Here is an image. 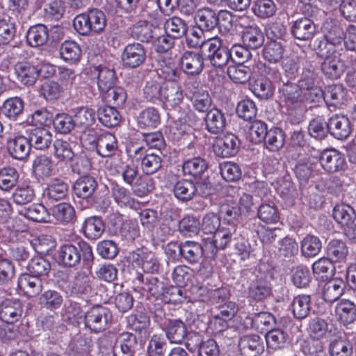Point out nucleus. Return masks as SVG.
<instances>
[{
    "label": "nucleus",
    "instance_id": "0e129e2a",
    "mask_svg": "<svg viewBox=\"0 0 356 356\" xmlns=\"http://www.w3.org/2000/svg\"><path fill=\"white\" fill-rule=\"evenodd\" d=\"M165 33L174 38H179L186 33L187 26L185 22L178 17L168 19L164 24Z\"/></svg>",
    "mask_w": 356,
    "mask_h": 356
},
{
    "label": "nucleus",
    "instance_id": "aec40b11",
    "mask_svg": "<svg viewBox=\"0 0 356 356\" xmlns=\"http://www.w3.org/2000/svg\"><path fill=\"white\" fill-rule=\"evenodd\" d=\"M291 34L297 40L308 41L312 40L316 33V26L308 17H301L292 24Z\"/></svg>",
    "mask_w": 356,
    "mask_h": 356
},
{
    "label": "nucleus",
    "instance_id": "f8f14e48",
    "mask_svg": "<svg viewBox=\"0 0 356 356\" xmlns=\"http://www.w3.org/2000/svg\"><path fill=\"white\" fill-rule=\"evenodd\" d=\"M251 21L248 16H243L240 18L239 23L245 29L243 31L242 40L244 45L249 49H256L259 48L264 42V36L257 25H248L245 26V23Z\"/></svg>",
    "mask_w": 356,
    "mask_h": 356
},
{
    "label": "nucleus",
    "instance_id": "7c9ffc66",
    "mask_svg": "<svg viewBox=\"0 0 356 356\" xmlns=\"http://www.w3.org/2000/svg\"><path fill=\"white\" fill-rule=\"evenodd\" d=\"M97 188L95 179L89 175L81 176L74 184V194L80 198H88L92 195Z\"/></svg>",
    "mask_w": 356,
    "mask_h": 356
},
{
    "label": "nucleus",
    "instance_id": "6e6552de",
    "mask_svg": "<svg viewBox=\"0 0 356 356\" xmlns=\"http://www.w3.org/2000/svg\"><path fill=\"white\" fill-rule=\"evenodd\" d=\"M202 54L216 67H222L230 60L229 50L222 47L218 38L208 39L202 46Z\"/></svg>",
    "mask_w": 356,
    "mask_h": 356
},
{
    "label": "nucleus",
    "instance_id": "6ab92c4d",
    "mask_svg": "<svg viewBox=\"0 0 356 356\" xmlns=\"http://www.w3.org/2000/svg\"><path fill=\"white\" fill-rule=\"evenodd\" d=\"M330 134L338 140L346 139L352 131L350 122L343 115H333L329 119Z\"/></svg>",
    "mask_w": 356,
    "mask_h": 356
},
{
    "label": "nucleus",
    "instance_id": "2f4dec72",
    "mask_svg": "<svg viewBox=\"0 0 356 356\" xmlns=\"http://www.w3.org/2000/svg\"><path fill=\"white\" fill-rule=\"evenodd\" d=\"M137 346V340L134 334L130 332L122 333L118 339L115 348V356H133Z\"/></svg>",
    "mask_w": 356,
    "mask_h": 356
},
{
    "label": "nucleus",
    "instance_id": "bf43d9fd",
    "mask_svg": "<svg viewBox=\"0 0 356 356\" xmlns=\"http://www.w3.org/2000/svg\"><path fill=\"white\" fill-rule=\"evenodd\" d=\"M51 212L55 220L60 223L72 222L76 218L75 210L70 203H60L52 208Z\"/></svg>",
    "mask_w": 356,
    "mask_h": 356
},
{
    "label": "nucleus",
    "instance_id": "412c9836",
    "mask_svg": "<svg viewBox=\"0 0 356 356\" xmlns=\"http://www.w3.org/2000/svg\"><path fill=\"white\" fill-rule=\"evenodd\" d=\"M203 54L195 51H186L181 57L183 71L188 74L196 75L202 72L204 66Z\"/></svg>",
    "mask_w": 356,
    "mask_h": 356
},
{
    "label": "nucleus",
    "instance_id": "2eb2a0df",
    "mask_svg": "<svg viewBox=\"0 0 356 356\" xmlns=\"http://www.w3.org/2000/svg\"><path fill=\"white\" fill-rule=\"evenodd\" d=\"M319 161L323 170L330 173L343 170L346 163L343 155L335 149L323 151Z\"/></svg>",
    "mask_w": 356,
    "mask_h": 356
},
{
    "label": "nucleus",
    "instance_id": "bb28decb",
    "mask_svg": "<svg viewBox=\"0 0 356 356\" xmlns=\"http://www.w3.org/2000/svg\"><path fill=\"white\" fill-rule=\"evenodd\" d=\"M17 79L22 84L31 86L37 80L39 69L29 62H19L15 66Z\"/></svg>",
    "mask_w": 356,
    "mask_h": 356
},
{
    "label": "nucleus",
    "instance_id": "b1692460",
    "mask_svg": "<svg viewBox=\"0 0 356 356\" xmlns=\"http://www.w3.org/2000/svg\"><path fill=\"white\" fill-rule=\"evenodd\" d=\"M132 261L147 273H154L159 269V263L152 252L138 250L131 254Z\"/></svg>",
    "mask_w": 356,
    "mask_h": 356
},
{
    "label": "nucleus",
    "instance_id": "de8ad7c7",
    "mask_svg": "<svg viewBox=\"0 0 356 356\" xmlns=\"http://www.w3.org/2000/svg\"><path fill=\"white\" fill-rule=\"evenodd\" d=\"M48 38V29L43 24H37L31 26L26 33L27 42L33 47L43 45L47 41Z\"/></svg>",
    "mask_w": 356,
    "mask_h": 356
},
{
    "label": "nucleus",
    "instance_id": "680f3d73",
    "mask_svg": "<svg viewBox=\"0 0 356 356\" xmlns=\"http://www.w3.org/2000/svg\"><path fill=\"white\" fill-rule=\"evenodd\" d=\"M333 218L341 225H349L355 218V213L352 207L346 204H340L333 209Z\"/></svg>",
    "mask_w": 356,
    "mask_h": 356
},
{
    "label": "nucleus",
    "instance_id": "a18cd8bd",
    "mask_svg": "<svg viewBox=\"0 0 356 356\" xmlns=\"http://www.w3.org/2000/svg\"><path fill=\"white\" fill-rule=\"evenodd\" d=\"M345 284L341 279H333L323 286L322 290L323 298L328 302H333L338 300L343 294Z\"/></svg>",
    "mask_w": 356,
    "mask_h": 356
},
{
    "label": "nucleus",
    "instance_id": "58836bf2",
    "mask_svg": "<svg viewBox=\"0 0 356 356\" xmlns=\"http://www.w3.org/2000/svg\"><path fill=\"white\" fill-rule=\"evenodd\" d=\"M136 282L140 284L142 290L149 293V294L156 299H161L163 292V284L159 281L156 277L149 276L144 280V276L138 275L136 278Z\"/></svg>",
    "mask_w": 356,
    "mask_h": 356
},
{
    "label": "nucleus",
    "instance_id": "ddd939ff",
    "mask_svg": "<svg viewBox=\"0 0 356 356\" xmlns=\"http://www.w3.org/2000/svg\"><path fill=\"white\" fill-rule=\"evenodd\" d=\"M146 59L144 46L138 42L128 44L122 54V60L124 66L136 68L141 65Z\"/></svg>",
    "mask_w": 356,
    "mask_h": 356
},
{
    "label": "nucleus",
    "instance_id": "c9c22d12",
    "mask_svg": "<svg viewBox=\"0 0 356 356\" xmlns=\"http://www.w3.org/2000/svg\"><path fill=\"white\" fill-rule=\"evenodd\" d=\"M29 140L31 147L43 150L49 147L52 141V135L47 129L35 127L30 129Z\"/></svg>",
    "mask_w": 356,
    "mask_h": 356
},
{
    "label": "nucleus",
    "instance_id": "5701e85b",
    "mask_svg": "<svg viewBox=\"0 0 356 356\" xmlns=\"http://www.w3.org/2000/svg\"><path fill=\"white\" fill-rule=\"evenodd\" d=\"M7 147L10 154L18 160L25 159L31 150L29 138L22 135H14L10 138L7 142Z\"/></svg>",
    "mask_w": 356,
    "mask_h": 356
},
{
    "label": "nucleus",
    "instance_id": "cd10ccee",
    "mask_svg": "<svg viewBox=\"0 0 356 356\" xmlns=\"http://www.w3.org/2000/svg\"><path fill=\"white\" fill-rule=\"evenodd\" d=\"M204 254L206 256L203 238L202 239V244L191 241L182 243L181 255L187 262L190 264L197 263Z\"/></svg>",
    "mask_w": 356,
    "mask_h": 356
},
{
    "label": "nucleus",
    "instance_id": "3c124183",
    "mask_svg": "<svg viewBox=\"0 0 356 356\" xmlns=\"http://www.w3.org/2000/svg\"><path fill=\"white\" fill-rule=\"evenodd\" d=\"M207 161L199 156L188 159L182 164V171L184 175L194 177H200L207 169Z\"/></svg>",
    "mask_w": 356,
    "mask_h": 356
},
{
    "label": "nucleus",
    "instance_id": "0eeeda50",
    "mask_svg": "<svg viewBox=\"0 0 356 356\" xmlns=\"http://www.w3.org/2000/svg\"><path fill=\"white\" fill-rule=\"evenodd\" d=\"M235 232L232 226H221L212 236H203L206 257L215 259L218 250H224L229 245Z\"/></svg>",
    "mask_w": 356,
    "mask_h": 356
},
{
    "label": "nucleus",
    "instance_id": "4c0bfd02",
    "mask_svg": "<svg viewBox=\"0 0 356 356\" xmlns=\"http://www.w3.org/2000/svg\"><path fill=\"white\" fill-rule=\"evenodd\" d=\"M61 58L69 64H74L80 60L82 50L80 45L73 40H65L60 47Z\"/></svg>",
    "mask_w": 356,
    "mask_h": 356
},
{
    "label": "nucleus",
    "instance_id": "79ce46f5",
    "mask_svg": "<svg viewBox=\"0 0 356 356\" xmlns=\"http://www.w3.org/2000/svg\"><path fill=\"white\" fill-rule=\"evenodd\" d=\"M71 296H79L89 293L91 290L90 277L83 272H78L73 281L67 286Z\"/></svg>",
    "mask_w": 356,
    "mask_h": 356
},
{
    "label": "nucleus",
    "instance_id": "f03ea898",
    "mask_svg": "<svg viewBox=\"0 0 356 356\" xmlns=\"http://www.w3.org/2000/svg\"><path fill=\"white\" fill-rule=\"evenodd\" d=\"M280 99L286 106L289 115H292L293 113L297 115V120L302 118L305 107L302 103L308 102L307 95L300 88L298 84L289 81H283L279 88Z\"/></svg>",
    "mask_w": 356,
    "mask_h": 356
},
{
    "label": "nucleus",
    "instance_id": "c85d7f7f",
    "mask_svg": "<svg viewBox=\"0 0 356 356\" xmlns=\"http://www.w3.org/2000/svg\"><path fill=\"white\" fill-rule=\"evenodd\" d=\"M33 172L37 179L49 178L54 172V163L51 157L39 155L33 161Z\"/></svg>",
    "mask_w": 356,
    "mask_h": 356
},
{
    "label": "nucleus",
    "instance_id": "6e6d98bb",
    "mask_svg": "<svg viewBox=\"0 0 356 356\" xmlns=\"http://www.w3.org/2000/svg\"><path fill=\"white\" fill-rule=\"evenodd\" d=\"M98 119L106 127L118 125L121 121L120 113L113 106H102L98 109Z\"/></svg>",
    "mask_w": 356,
    "mask_h": 356
},
{
    "label": "nucleus",
    "instance_id": "8fccbe9b",
    "mask_svg": "<svg viewBox=\"0 0 356 356\" xmlns=\"http://www.w3.org/2000/svg\"><path fill=\"white\" fill-rule=\"evenodd\" d=\"M284 52V49L281 42L270 40L264 45L262 55L268 63H277L283 58Z\"/></svg>",
    "mask_w": 356,
    "mask_h": 356
},
{
    "label": "nucleus",
    "instance_id": "dca6fc26",
    "mask_svg": "<svg viewBox=\"0 0 356 356\" xmlns=\"http://www.w3.org/2000/svg\"><path fill=\"white\" fill-rule=\"evenodd\" d=\"M187 92L192 94L191 101L193 108L200 113L208 111L211 106V98L209 92L198 88L197 82H188L186 85Z\"/></svg>",
    "mask_w": 356,
    "mask_h": 356
},
{
    "label": "nucleus",
    "instance_id": "4468645a",
    "mask_svg": "<svg viewBox=\"0 0 356 356\" xmlns=\"http://www.w3.org/2000/svg\"><path fill=\"white\" fill-rule=\"evenodd\" d=\"M240 142L236 136L228 133L218 138L213 144V152L218 156L229 157L238 152Z\"/></svg>",
    "mask_w": 356,
    "mask_h": 356
},
{
    "label": "nucleus",
    "instance_id": "393cba45",
    "mask_svg": "<svg viewBox=\"0 0 356 356\" xmlns=\"http://www.w3.org/2000/svg\"><path fill=\"white\" fill-rule=\"evenodd\" d=\"M334 53H328L324 55V61L322 63L323 73L330 79H336L341 76L344 71V65L339 56L333 55Z\"/></svg>",
    "mask_w": 356,
    "mask_h": 356
},
{
    "label": "nucleus",
    "instance_id": "338daca9",
    "mask_svg": "<svg viewBox=\"0 0 356 356\" xmlns=\"http://www.w3.org/2000/svg\"><path fill=\"white\" fill-rule=\"evenodd\" d=\"M275 88L268 78L259 77L252 86L253 93L260 99H268L273 95Z\"/></svg>",
    "mask_w": 356,
    "mask_h": 356
},
{
    "label": "nucleus",
    "instance_id": "09e8293b",
    "mask_svg": "<svg viewBox=\"0 0 356 356\" xmlns=\"http://www.w3.org/2000/svg\"><path fill=\"white\" fill-rule=\"evenodd\" d=\"M63 298L56 290H47L43 292L38 298V303L41 307L49 311L58 309L63 305Z\"/></svg>",
    "mask_w": 356,
    "mask_h": 356
},
{
    "label": "nucleus",
    "instance_id": "c756f323",
    "mask_svg": "<svg viewBox=\"0 0 356 356\" xmlns=\"http://www.w3.org/2000/svg\"><path fill=\"white\" fill-rule=\"evenodd\" d=\"M97 152L102 157L111 156L118 149V140L115 136L108 132L100 134L96 141Z\"/></svg>",
    "mask_w": 356,
    "mask_h": 356
},
{
    "label": "nucleus",
    "instance_id": "1a4fd4ad",
    "mask_svg": "<svg viewBox=\"0 0 356 356\" xmlns=\"http://www.w3.org/2000/svg\"><path fill=\"white\" fill-rule=\"evenodd\" d=\"M111 319L110 310L100 305L91 307L84 314L85 326L94 332L105 330Z\"/></svg>",
    "mask_w": 356,
    "mask_h": 356
},
{
    "label": "nucleus",
    "instance_id": "e433bc0d",
    "mask_svg": "<svg viewBox=\"0 0 356 356\" xmlns=\"http://www.w3.org/2000/svg\"><path fill=\"white\" fill-rule=\"evenodd\" d=\"M247 307L248 305H244L239 308L234 302L229 301L219 307V313L216 316L224 321L234 318L235 321H238L241 325V323L244 320V314H240V312H247Z\"/></svg>",
    "mask_w": 356,
    "mask_h": 356
},
{
    "label": "nucleus",
    "instance_id": "ea45409f",
    "mask_svg": "<svg viewBox=\"0 0 356 356\" xmlns=\"http://www.w3.org/2000/svg\"><path fill=\"white\" fill-rule=\"evenodd\" d=\"M97 72V86L102 92H108L114 87L116 81L115 72L113 69L104 66H98L96 68Z\"/></svg>",
    "mask_w": 356,
    "mask_h": 356
},
{
    "label": "nucleus",
    "instance_id": "864d4df0",
    "mask_svg": "<svg viewBox=\"0 0 356 356\" xmlns=\"http://www.w3.org/2000/svg\"><path fill=\"white\" fill-rule=\"evenodd\" d=\"M18 286L29 296H35L38 294L42 288L41 280L29 274H23L19 277Z\"/></svg>",
    "mask_w": 356,
    "mask_h": 356
},
{
    "label": "nucleus",
    "instance_id": "423d86ee",
    "mask_svg": "<svg viewBox=\"0 0 356 356\" xmlns=\"http://www.w3.org/2000/svg\"><path fill=\"white\" fill-rule=\"evenodd\" d=\"M74 27L81 35H86L93 31H102L106 24L104 13L99 9L90 10L87 13L78 15L74 19Z\"/></svg>",
    "mask_w": 356,
    "mask_h": 356
},
{
    "label": "nucleus",
    "instance_id": "4be33fe9",
    "mask_svg": "<svg viewBox=\"0 0 356 356\" xmlns=\"http://www.w3.org/2000/svg\"><path fill=\"white\" fill-rule=\"evenodd\" d=\"M253 306L248 305L247 312L241 311L240 314H244V320L241 323V327L247 329L255 325L257 328L260 326H268L273 321V316L268 312H260L259 314H252Z\"/></svg>",
    "mask_w": 356,
    "mask_h": 356
},
{
    "label": "nucleus",
    "instance_id": "7ed1b4c3",
    "mask_svg": "<svg viewBox=\"0 0 356 356\" xmlns=\"http://www.w3.org/2000/svg\"><path fill=\"white\" fill-rule=\"evenodd\" d=\"M81 256L86 261L93 259L92 248L87 243L77 245L66 243L62 245L57 251L58 263L65 267H74L80 263Z\"/></svg>",
    "mask_w": 356,
    "mask_h": 356
},
{
    "label": "nucleus",
    "instance_id": "4d7b16f0",
    "mask_svg": "<svg viewBox=\"0 0 356 356\" xmlns=\"http://www.w3.org/2000/svg\"><path fill=\"white\" fill-rule=\"evenodd\" d=\"M307 332L314 341H320L325 338L328 333L327 321L319 317H314L309 321Z\"/></svg>",
    "mask_w": 356,
    "mask_h": 356
},
{
    "label": "nucleus",
    "instance_id": "a19ab883",
    "mask_svg": "<svg viewBox=\"0 0 356 356\" xmlns=\"http://www.w3.org/2000/svg\"><path fill=\"white\" fill-rule=\"evenodd\" d=\"M160 122L159 111L154 107L143 109L137 117L138 126L141 129H154Z\"/></svg>",
    "mask_w": 356,
    "mask_h": 356
},
{
    "label": "nucleus",
    "instance_id": "72a5a7b5",
    "mask_svg": "<svg viewBox=\"0 0 356 356\" xmlns=\"http://www.w3.org/2000/svg\"><path fill=\"white\" fill-rule=\"evenodd\" d=\"M68 191L67 183L59 179H53L44 191V199H47L49 203L59 201L63 199Z\"/></svg>",
    "mask_w": 356,
    "mask_h": 356
},
{
    "label": "nucleus",
    "instance_id": "39448f33",
    "mask_svg": "<svg viewBox=\"0 0 356 356\" xmlns=\"http://www.w3.org/2000/svg\"><path fill=\"white\" fill-rule=\"evenodd\" d=\"M168 75L164 77L166 81L164 82L163 95L161 100L165 107L167 108L170 107L173 109H186V112H189L188 107L183 108L181 104L184 99V94L181 86L177 82V76L176 71L173 69H168Z\"/></svg>",
    "mask_w": 356,
    "mask_h": 356
},
{
    "label": "nucleus",
    "instance_id": "774afa93",
    "mask_svg": "<svg viewBox=\"0 0 356 356\" xmlns=\"http://www.w3.org/2000/svg\"><path fill=\"white\" fill-rule=\"evenodd\" d=\"M330 353L331 356H351L353 345L346 337H339L330 342Z\"/></svg>",
    "mask_w": 356,
    "mask_h": 356
},
{
    "label": "nucleus",
    "instance_id": "f704fd0d",
    "mask_svg": "<svg viewBox=\"0 0 356 356\" xmlns=\"http://www.w3.org/2000/svg\"><path fill=\"white\" fill-rule=\"evenodd\" d=\"M335 313L341 323H352L356 318V305L349 300L342 299L337 304Z\"/></svg>",
    "mask_w": 356,
    "mask_h": 356
},
{
    "label": "nucleus",
    "instance_id": "f3484780",
    "mask_svg": "<svg viewBox=\"0 0 356 356\" xmlns=\"http://www.w3.org/2000/svg\"><path fill=\"white\" fill-rule=\"evenodd\" d=\"M23 307L20 301L6 299L0 306V319L8 324L17 322L22 316Z\"/></svg>",
    "mask_w": 356,
    "mask_h": 356
},
{
    "label": "nucleus",
    "instance_id": "c03bdc74",
    "mask_svg": "<svg viewBox=\"0 0 356 356\" xmlns=\"http://www.w3.org/2000/svg\"><path fill=\"white\" fill-rule=\"evenodd\" d=\"M196 192L195 184L185 179L177 181L173 188L175 197L182 202L191 200L196 194Z\"/></svg>",
    "mask_w": 356,
    "mask_h": 356
},
{
    "label": "nucleus",
    "instance_id": "f257e3e1",
    "mask_svg": "<svg viewBox=\"0 0 356 356\" xmlns=\"http://www.w3.org/2000/svg\"><path fill=\"white\" fill-rule=\"evenodd\" d=\"M325 35L316 40V49L321 56L343 50L344 26L338 21H326L323 26Z\"/></svg>",
    "mask_w": 356,
    "mask_h": 356
},
{
    "label": "nucleus",
    "instance_id": "052dcab7",
    "mask_svg": "<svg viewBox=\"0 0 356 356\" xmlns=\"http://www.w3.org/2000/svg\"><path fill=\"white\" fill-rule=\"evenodd\" d=\"M321 248V241L316 236L307 235L301 241V252L307 258L316 256L320 252Z\"/></svg>",
    "mask_w": 356,
    "mask_h": 356
},
{
    "label": "nucleus",
    "instance_id": "603ef678",
    "mask_svg": "<svg viewBox=\"0 0 356 356\" xmlns=\"http://www.w3.org/2000/svg\"><path fill=\"white\" fill-rule=\"evenodd\" d=\"M96 112L94 109L82 106L75 109L74 115V125L87 129L95 122Z\"/></svg>",
    "mask_w": 356,
    "mask_h": 356
},
{
    "label": "nucleus",
    "instance_id": "9b49d317",
    "mask_svg": "<svg viewBox=\"0 0 356 356\" xmlns=\"http://www.w3.org/2000/svg\"><path fill=\"white\" fill-rule=\"evenodd\" d=\"M254 207L253 198L250 194L243 193L240 195L237 203L232 206L222 207L221 213L228 222L237 219L241 216H247L252 211Z\"/></svg>",
    "mask_w": 356,
    "mask_h": 356
},
{
    "label": "nucleus",
    "instance_id": "37998d69",
    "mask_svg": "<svg viewBox=\"0 0 356 356\" xmlns=\"http://www.w3.org/2000/svg\"><path fill=\"white\" fill-rule=\"evenodd\" d=\"M322 99L327 106H337L346 102V91L341 85L328 86L323 91Z\"/></svg>",
    "mask_w": 356,
    "mask_h": 356
},
{
    "label": "nucleus",
    "instance_id": "e2e57ef3",
    "mask_svg": "<svg viewBox=\"0 0 356 356\" xmlns=\"http://www.w3.org/2000/svg\"><path fill=\"white\" fill-rule=\"evenodd\" d=\"M348 253V249L345 243L341 240H331L327 246V254L331 261H343Z\"/></svg>",
    "mask_w": 356,
    "mask_h": 356
},
{
    "label": "nucleus",
    "instance_id": "a878e982",
    "mask_svg": "<svg viewBox=\"0 0 356 356\" xmlns=\"http://www.w3.org/2000/svg\"><path fill=\"white\" fill-rule=\"evenodd\" d=\"M206 129L211 134L222 133L226 126L225 114L218 108L209 111L204 118Z\"/></svg>",
    "mask_w": 356,
    "mask_h": 356
},
{
    "label": "nucleus",
    "instance_id": "5fc2aeb1",
    "mask_svg": "<svg viewBox=\"0 0 356 356\" xmlns=\"http://www.w3.org/2000/svg\"><path fill=\"white\" fill-rule=\"evenodd\" d=\"M83 230L86 238L90 240H96L103 234L104 224L99 218L92 216L86 219Z\"/></svg>",
    "mask_w": 356,
    "mask_h": 356
},
{
    "label": "nucleus",
    "instance_id": "49530a36",
    "mask_svg": "<svg viewBox=\"0 0 356 356\" xmlns=\"http://www.w3.org/2000/svg\"><path fill=\"white\" fill-rule=\"evenodd\" d=\"M291 307L293 316L297 319L306 318L310 312L311 297L309 295L302 294L294 297Z\"/></svg>",
    "mask_w": 356,
    "mask_h": 356
},
{
    "label": "nucleus",
    "instance_id": "a211bd4d",
    "mask_svg": "<svg viewBox=\"0 0 356 356\" xmlns=\"http://www.w3.org/2000/svg\"><path fill=\"white\" fill-rule=\"evenodd\" d=\"M238 348L243 356H258L264 350V341L257 334L245 335L238 341Z\"/></svg>",
    "mask_w": 356,
    "mask_h": 356
},
{
    "label": "nucleus",
    "instance_id": "9d476101",
    "mask_svg": "<svg viewBox=\"0 0 356 356\" xmlns=\"http://www.w3.org/2000/svg\"><path fill=\"white\" fill-rule=\"evenodd\" d=\"M228 19L231 23L232 15L227 11H221L218 15L213 10L209 8L200 9L195 17L196 24L202 31H211L214 29L219 23L220 19Z\"/></svg>",
    "mask_w": 356,
    "mask_h": 356
},
{
    "label": "nucleus",
    "instance_id": "473e14b6",
    "mask_svg": "<svg viewBox=\"0 0 356 356\" xmlns=\"http://www.w3.org/2000/svg\"><path fill=\"white\" fill-rule=\"evenodd\" d=\"M167 339L172 343H180L186 334L185 323L177 319L169 320L163 328Z\"/></svg>",
    "mask_w": 356,
    "mask_h": 356
},
{
    "label": "nucleus",
    "instance_id": "13d9d810",
    "mask_svg": "<svg viewBox=\"0 0 356 356\" xmlns=\"http://www.w3.org/2000/svg\"><path fill=\"white\" fill-rule=\"evenodd\" d=\"M251 10L257 17L267 19L275 14L277 6L273 0H254Z\"/></svg>",
    "mask_w": 356,
    "mask_h": 356
},
{
    "label": "nucleus",
    "instance_id": "20e7f679",
    "mask_svg": "<svg viewBox=\"0 0 356 356\" xmlns=\"http://www.w3.org/2000/svg\"><path fill=\"white\" fill-rule=\"evenodd\" d=\"M320 81L318 67L307 63L302 68L298 85L307 95L309 102H319L322 99L323 90L319 86Z\"/></svg>",
    "mask_w": 356,
    "mask_h": 356
},
{
    "label": "nucleus",
    "instance_id": "69168bd1",
    "mask_svg": "<svg viewBox=\"0 0 356 356\" xmlns=\"http://www.w3.org/2000/svg\"><path fill=\"white\" fill-rule=\"evenodd\" d=\"M54 156L60 161H71L74 156L72 143L57 139L54 143Z\"/></svg>",
    "mask_w": 356,
    "mask_h": 356
}]
</instances>
